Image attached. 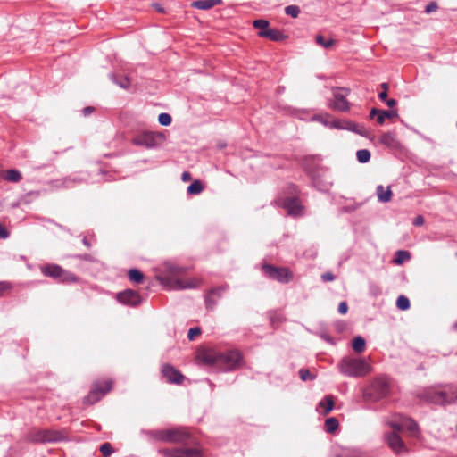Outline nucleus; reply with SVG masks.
<instances>
[{
  "mask_svg": "<svg viewBox=\"0 0 457 457\" xmlns=\"http://www.w3.org/2000/svg\"><path fill=\"white\" fill-rule=\"evenodd\" d=\"M195 359L200 364L222 371L236 370L245 364L242 353L237 349L218 351L214 348H201L197 351Z\"/></svg>",
  "mask_w": 457,
  "mask_h": 457,
  "instance_id": "obj_1",
  "label": "nucleus"
},
{
  "mask_svg": "<svg viewBox=\"0 0 457 457\" xmlns=\"http://www.w3.org/2000/svg\"><path fill=\"white\" fill-rule=\"evenodd\" d=\"M393 390V379L386 375H378L362 388V398L367 403H375L390 397Z\"/></svg>",
  "mask_w": 457,
  "mask_h": 457,
  "instance_id": "obj_2",
  "label": "nucleus"
},
{
  "mask_svg": "<svg viewBox=\"0 0 457 457\" xmlns=\"http://www.w3.org/2000/svg\"><path fill=\"white\" fill-rule=\"evenodd\" d=\"M421 402L432 404L446 405L457 401V386L436 385L424 388L418 394Z\"/></svg>",
  "mask_w": 457,
  "mask_h": 457,
  "instance_id": "obj_3",
  "label": "nucleus"
},
{
  "mask_svg": "<svg viewBox=\"0 0 457 457\" xmlns=\"http://www.w3.org/2000/svg\"><path fill=\"white\" fill-rule=\"evenodd\" d=\"M150 436L155 441L183 445H187V442H193L194 436L188 428L181 426L153 430Z\"/></svg>",
  "mask_w": 457,
  "mask_h": 457,
  "instance_id": "obj_4",
  "label": "nucleus"
},
{
  "mask_svg": "<svg viewBox=\"0 0 457 457\" xmlns=\"http://www.w3.org/2000/svg\"><path fill=\"white\" fill-rule=\"evenodd\" d=\"M186 269L172 264H166L164 272L156 276V279L168 289H185L193 287L191 281H184L180 277Z\"/></svg>",
  "mask_w": 457,
  "mask_h": 457,
  "instance_id": "obj_5",
  "label": "nucleus"
},
{
  "mask_svg": "<svg viewBox=\"0 0 457 457\" xmlns=\"http://www.w3.org/2000/svg\"><path fill=\"white\" fill-rule=\"evenodd\" d=\"M67 437L68 433L64 428L44 429L39 428H31L25 436L26 440L33 444L56 443L64 441Z\"/></svg>",
  "mask_w": 457,
  "mask_h": 457,
  "instance_id": "obj_6",
  "label": "nucleus"
},
{
  "mask_svg": "<svg viewBox=\"0 0 457 457\" xmlns=\"http://www.w3.org/2000/svg\"><path fill=\"white\" fill-rule=\"evenodd\" d=\"M338 368L344 375L354 378L364 377L370 371V366L364 359L351 356L343 358Z\"/></svg>",
  "mask_w": 457,
  "mask_h": 457,
  "instance_id": "obj_7",
  "label": "nucleus"
},
{
  "mask_svg": "<svg viewBox=\"0 0 457 457\" xmlns=\"http://www.w3.org/2000/svg\"><path fill=\"white\" fill-rule=\"evenodd\" d=\"M39 269L45 277L51 278L58 283L72 284L81 281L79 277L64 270L58 264H45L40 266Z\"/></svg>",
  "mask_w": 457,
  "mask_h": 457,
  "instance_id": "obj_8",
  "label": "nucleus"
},
{
  "mask_svg": "<svg viewBox=\"0 0 457 457\" xmlns=\"http://www.w3.org/2000/svg\"><path fill=\"white\" fill-rule=\"evenodd\" d=\"M113 383V380L111 378L94 381L89 393L83 398V403L85 405H93L99 402L106 394L112 391Z\"/></svg>",
  "mask_w": 457,
  "mask_h": 457,
  "instance_id": "obj_9",
  "label": "nucleus"
},
{
  "mask_svg": "<svg viewBox=\"0 0 457 457\" xmlns=\"http://www.w3.org/2000/svg\"><path fill=\"white\" fill-rule=\"evenodd\" d=\"M262 271L267 278L282 284H287L294 278L293 272L287 267H278L264 263L262 266Z\"/></svg>",
  "mask_w": 457,
  "mask_h": 457,
  "instance_id": "obj_10",
  "label": "nucleus"
},
{
  "mask_svg": "<svg viewBox=\"0 0 457 457\" xmlns=\"http://www.w3.org/2000/svg\"><path fill=\"white\" fill-rule=\"evenodd\" d=\"M276 204L285 209L289 216L300 217L304 214L305 207L300 198L280 197L276 200Z\"/></svg>",
  "mask_w": 457,
  "mask_h": 457,
  "instance_id": "obj_11",
  "label": "nucleus"
},
{
  "mask_svg": "<svg viewBox=\"0 0 457 457\" xmlns=\"http://www.w3.org/2000/svg\"><path fill=\"white\" fill-rule=\"evenodd\" d=\"M162 133L153 131H144L135 136L131 142L135 145L145 146L147 148L154 147L158 145V141L162 139Z\"/></svg>",
  "mask_w": 457,
  "mask_h": 457,
  "instance_id": "obj_12",
  "label": "nucleus"
},
{
  "mask_svg": "<svg viewBox=\"0 0 457 457\" xmlns=\"http://www.w3.org/2000/svg\"><path fill=\"white\" fill-rule=\"evenodd\" d=\"M350 93V89L339 87L334 91V99L329 103V107L336 111L346 112L350 108L346 96Z\"/></svg>",
  "mask_w": 457,
  "mask_h": 457,
  "instance_id": "obj_13",
  "label": "nucleus"
},
{
  "mask_svg": "<svg viewBox=\"0 0 457 457\" xmlns=\"http://www.w3.org/2000/svg\"><path fill=\"white\" fill-rule=\"evenodd\" d=\"M116 299L119 303L130 307H137L142 303V297L140 294L133 289H126L118 293Z\"/></svg>",
  "mask_w": 457,
  "mask_h": 457,
  "instance_id": "obj_14",
  "label": "nucleus"
},
{
  "mask_svg": "<svg viewBox=\"0 0 457 457\" xmlns=\"http://www.w3.org/2000/svg\"><path fill=\"white\" fill-rule=\"evenodd\" d=\"M385 439L389 448L396 454L407 453L408 449L402 437L395 432H390L385 435Z\"/></svg>",
  "mask_w": 457,
  "mask_h": 457,
  "instance_id": "obj_15",
  "label": "nucleus"
},
{
  "mask_svg": "<svg viewBox=\"0 0 457 457\" xmlns=\"http://www.w3.org/2000/svg\"><path fill=\"white\" fill-rule=\"evenodd\" d=\"M187 445L192 446L187 447L184 445L179 447V454H180L181 457H204L202 445L195 436H193V442H187Z\"/></svg>",
  "mask_w": 457,
  "mask_h": 457,
  "instance_id": "obj_16",
  "label": "nucleus"
},
{
  "mask_svg": "<svg viewBox=\"0 0 457 457\" xmlns=\"http://www.w3.org/2000/svg\"><path fill=\"white\" fill-rule=\"evenodd\" d=\"M161 371L170 384L181 385L185 380L184 375L170 364H164Z\"/></svg>",
  "mask_w": 457,
  "mask_h": 457,
  "instance_id": "obj_17",
  "label": "nucleus"
},
{
  "mask_svg": "<svg viewBox=\"0 0 457 457\" xmlns=\"http://www.w3.org/2000/svg\"><path fill=\"white\" fill-rule=\"evenodd\" d=\"M226 289L227 287H219L212 288L210 291H208L204 298L206 308L209 310H212L216 305L218 300L221 298Z\"/></svg>",
  "mask_w": 457,
  "mask_h": 457,
  "instance_id": "obj_18",
  "label": "nucleus"
},
{
  "mask_svg": "<svg viewBox=\"0 0 457 457\" xmlns=\"http://www.w3.org/2000/svg\"><path fill=\"white\" fill-rule=\"evenodd\" d=\"M375 116H377V121L379 125L384 124L385 119H394L398 117V112L395 109L392 110H380L377 108H372L370 112V117L373 119Z\"/></svg>",
  "mask_w": 457,
  "mask_h": 457,
  "instance_id": "obj_19",
  "label": "nucleus"
},
{
  "mask_svg": "<svg viewBox=\"0 0 457 457\" xmlns=\"http://www.w3.org/2000/svg\"><path fill=\"white\" fill-rule=\"evenodd\" d=\"M259 37L268 38L273 42H281L288 38V36L278 29H266V31H258Z\"/></svg>",
  "mask_w": 457,
  "mask_h": 457,
  "instance_id": "obj_20",
  "label": "nucleus"
},
{
  "mask_svg": "<svg viewBox=\"0 0 457 457\" xmlns=\"http://www.w3.org/2000/svg\"><path fill=\"white\" fill-rule=\"evenodd\" d=\"M335 407L334 396L326 395L318 404L317 411L322 415H328Z\"/></svg>",
  "mask_w": 457,
  "mask_h": 457,
  "instance_id": "obj_21",
  "label": "nucleus"
},
{
  "mask_svg": "<svg viewBox=\"0 0 457 457\" xmlns=\"http://www.w3.org/2000/svg\"><path fill=\"white\" fill-rule=\"evenodd\" d=\"M21 179V173L16 169L0 170V180L4 179L8 182L18 183Z\"/></svg>",
  "mask_w": 457,
  "mask_h": 457,
  "instance_id": "obj_22",
  "label": "nucleus"
},
{
  "mask_svg": "<svg viewBox=\"0 0 457 457\" xmlns=\"http://www.w3.org/2000/svg\"><path fill=\"white\" fill-rule=\"evenodd\" d=\"M405 416L402 414H394L391 420L388 421L389 427L394 430L393 432L398 433L403 430Z\"/></svg>",
  "mask_w": 457,
  "mask_h": 457,
  "instance_id": "obj_23",
  "label": "nucleus"
},
{
  "mask_svg": "<svg viewBox=\"0 0 457 457\" xmlns=\"http://www.w3.org/2000/svg\"><path fill=\"white\" fill-rule=\"evenodd\" d=\"M376 193L378 201L381 203H388L392 199L393 193L390 187L385 189L382 185H379L377 187Z\"/></svg>",
  "mask_w": 457,
  "mask_h": 457,
  "instance_id": "obj_24",
  "label": "nucleus"
},
{
  "mask_svg": "<svg viewBox=\"0 0 457 457\" xmlns=\"http://www.w3.org/2000/svg\"><path fill=\"white\" fill-rule=\"evenodd\" d=\"M221 3V0H198L195 1L192 6L199 10H209Z\"/></svg>",
  "mask_w": 457,
  "mask_h": 457,
  "instance_id": "obj_25",
  "label": "nucleus"
},
{
  "mask_svg": "<svg viewBox=\"0 0 457 457\" xmlns=\"http://www.w3.org/2000/svg\"><path fill=\"white\" fill-rule=\"evenodd\" d=\"M283 197H295L300 198L301 189L296 184L287 183L283 189Z\"/></svg>",
  "mask_w": 457,
  "mask_h": 457,
  "instance_id": "obj_26",
  "label": "nucleus"
},
{
  "mask_svg": "<svg viewBox=\"0 0 457 457\" xmlns=\"http://www.w3.org/2000/svg\"><path fill=\"white\" fill-rule=\"evenodd\" d=\"M111 79L115 84L124 89H128L131 85L130 79L125 75L112 74Z\"/></svg>",
  "mask_w": 457,
  "mask_h": 457,
  "instance_id": "obj_27",
  "label": "nucleus"
},
{
  "mask_svg": "<svg viewBox=\"0 0 457 457\" xmlns=\"http://www.w3.org/2000/svg\"><path fill=\"white\" fill-rule=\"evenodd\" d=\"M379 142L382 145H385L388 147H395L397 145L395 135V133H392V132L384 133L380 137Z\"/></svg>",
  "mask_w": 457,
  "mask_h": 457,
  "instance_id": "obj_28",
  "label": "nucleus"
},
{
  "mask_svg": "<svg viewBox=\"0 0 457 457\" xmlns=\"http://www.w3.org/2000/svg\"><path fill=\"white\" fill-rule=\"evenodd\" d=\"M128 278L130 281L140 284L144 281V274L137 269H130L128 271Z\"/></svg>",
  "mask_w": 457,
  "mask_h": 457,
  "instance_id": "obj_29",
  "label": "nucleus"
},
{
  "mask_svg": "<svg viewBox=\"0 0 457 457\" xmlns=\"http://www.w3.org/2000/svg\"><path fill=\"white\" fill-rule=\"evenodd\" d=\"M403 421H404L403 429L410 431L413 436H416L417 433H418V428H419L417 422L415 420H413L412 419L408 418L406 416H405V419H403Z\"/></svg>",
  "mask_w": 457,
  "mask_h": 457,
  "instance_id": "obj_30",
  "label": "nucleus"
},
{
  "mask_svg": "<svg viewBox=\"0 0 457 457\" xmlns=\"http://www.w3.org/2000/svg\"><path fill=\"white\" fill-rule=\"evenodd\" d=\"M339 426V422L337 418L330 417L325 420L324 428L326 432L334 433Z\"/></svg>",
  "mask_w": 457,
  "mask_h": 457,
  "instance_id": "obj_31",
  "label": "nucleus"
},
{
  "mask_svg": "<svg viewBox=\"0 0 457 457\" xmlns=\"http://www.w3.org/2000/svg\"><path fill=\"white\" fill-rule=\"evenodd\" d=\"M365 339L361 336L354 337L352 342V346L353 350L358 353H361L365 350Z\"/></svg>",
  "mask_w": 457,
  "mask_h": 457,
  "instance_id": "obj_32",
  "label": "nucleus"
},
{
  "mask_svg": "<svg viewBox=\"0 0 457 457\" xmlns=\"http://www.w3.org/2000/svg\"><path fill=\"white\" fill-rule=\"evenodd\" d=\"M315 42L317 45L326 48V49H328L330 47H332L336 41L332 38H329V39H326L322 35L320 34H318L316 35L315 37Z\"/></svg>",
  "mask_w": 457,
  "mask_h": 457,
  "instance_id": "obj_33",
  "label": "nucleus"
},
{
  "mask_svg": "<svg viewBox=\"0 0 457 457\" xmlns=\"http://www.w3.org/2000/svg\"><path fill=\"white\" fill-rule=\"evenodd\" d=\"M410 259H411L410 252L405 251V250H398L395 253V257L394 262L395 264L400 265Z\"/></svg>",
  "mask_w": 457,
  "mask_h": 457,
  "instance_id": "obj_34",
  "label": "nucleus"
},
{
  "mask_svg": "<svg viewBox=\"0 0 457 457\" xmlns=\"http://www.w3.org/2000/svg\"><path fill=\"white\" fill-rule=\"evenodd\" d=\"M204 190L203 183L196 179L192 184H190L187 189V194L189 195H198Z\"/></svg>",
  "mask_w": 457,
  "mask_h": 457,
  "instance_id": "obj_35",
  "label": "nucleus"
},
{
  "mask_svg": "<svg viewBox=\"0 0 457 457\" xmlns=\"http://www.w3.org/2000/svg\"><path fill=\"white\" fill-rule=\"evenodd\" d=\"M253 28L258 29L259 31H266V29H270V28H269L270 22L264 19L254 20L253 21Z\"/></svg>",
  "mask_w": 457,
  "mask_h": 457,
  "instance_id": "obj_36",
  "label": "nucleus"
},
{
  "mask_svg": "<svg viewBox=\"0 0 457 457\" xmlns=\"http://www.w3.org/2000/svg\"><path fill=\"white\" fill-rule=\"evenodd\" d=\"M357 160L361 163H366L370 159V152L367 149L358 150L356 153Z\"/></svg>",
  "mask_w": 457,
  "mask_h": 457,
  "instance_id": "obj_37",
  "label": "nucleus"
},
{
  "mask_svg": "<svg viewBox=\"0 0 457 457\" xmlns=\"http://www.w3.org/2000/svg\"><path fill=\"white\" fill-rule=\"evenodd\" d=\"M410 301L404 295H400L396 300V306L399 310L405 311L410 308Z\"/></svg>",
  "mask_w": 457,
  "mask_h": 457,
  "instance_id": "obj_38",
  "label": "nucleus"
},
{
  "mask_svg": "<svg viewBox=\"0 0 457 457\" xmlns=\"http://www.w3.org/2000/svg\"><path fill=\"white\" fill-rule=\"evenodd\" d=\"M334 457H359L357 455V453L351 450V449H347V448H343L341 450H339L338 452H337L334 455Z\"/></svg>",
  "mask_w": 457,
  "mask_h": 457,
  "instance_id": "obj_39",
  "label": "nucleus"
},
{
  "mask_svg": "<svg viewBox=\"0 0 457 457\" xmlns=\"http://www.w3.org/2000/svg\"><path fill=\"white\" fill-rule=\"evenodd\" d=\"M285 13L291 16L292 18H296L300 13V8L299 6L294 4L288 5L285 8Z\"/></svg>",
  "mask_w": 457,
  "mask_h": 457,
  "instance_id": "obj_40",
  "label": "nucleus"
},
{
  "mask_svg": "<svg viewBox=\"0 0 457 457\" xmlns=\"http://www.w3.org/2000/svg\"><path fill=\"white\" fill-rule=\"evenodd\" d=\"M299 376L303 381H307V380L311 381L315 378V375L312 374L308 369H301L299 370Z\"/></svg>",
  "mask_w": 457,
  "mask_h": 457,
  "instance_id": "obj_41",
  "label": "nucleus"
},
{
  "mask_svg": "<svg viewBox=\"0 0 457 457\" xmlns=\"http://www.w3.org/2000/svg\"><path fill=\"white\" fill-rule=\"evenodd\" d=\"M100 452L104 456L107 457L110 456L114 452V450L112 445L106 442L101 445Z\"/></svg>",
  "mask_w": 457,
  "mask_h": 457,
  "instance_id": "obj_42",
  "label": "nucleus"
},
{
  "mask_svg": "<svg viewBox=\"0 0 457 457\" xmlns=\"http://www.w3.org/2000/svg\"><path fill=\"white\" fill-rule=\"evenodd\" d=\"M171 120V116L169 113L162 112L158 117V121L162 126H169Z\"/></svg>",
  "mask_w": 457,
  "mask_h": 457,
  "instance_id": "obj_43",
  "label": "nucleus"
},
{
  "mask_svg": "<svg viewBox=\"0 0 457 457\" xmlns=\"http://www.w3.org/2000/svg\"><path fill=\"white\" fill-rule=\"evenodd\" d=\"M160 453L164 457H173L176 454H179V447L169 449H162L160 450Z\"/></svg>",
  "mask_w": 457,
  "mask_h": 457,
  "instance_id": "obj_44",
  "label": "nucleus"
},
{
  "mask_svg": "<svg viewBox=\"0 0 457 457\" xmlns=\"http://www.w3.org/2000/svg\"><path fill=\"white\" fill-rule=\"evenodd\" d=\"M201 328L199 327H195V328H191L189 330H188V333H187V338L190 340V341H193L195 340V337L196 336H199L201 334Z\"/></svg>",
  "mask_w": 457,
  "mask_h": 457,
  "instance_id": "obj_45",
  "label": "nucleus"
},
{
  "mask_svg": "<svg viewBox=\"0 0 457 457\" xmlns=\"http://www.w3.org/2000/svg\"><path fill=\"white\" fill-rule=\"evenodd\" d=\"M312 183H313L314 187H316L320 190H327L328 189V184L321 183L320 181L319 176L312 177Z\"/></svg>",
  "mask_w": 457,
  "mask_h": 457,
  "instance_id": "obj_46",
  "label": "nucleus"
},
{
  "mask_svg": "<svg viewBox=\"0 0 457 457\" xmlns=\"http://www.w3.org/2000/svg\"><path fill=\"white\" fill-rule=\"evenodd\" d=\"M344 129L351 130V131H357V129L360 127L359 124L352 122V121H344Z\"/></svg>",
  "mask_w": 457,
  "mask_h": 457,
  "instance_id": "obj_47",
  "label": "nucleus"
},
{
  "mask_svg": "<svg viewBox=\"0 0 457 457\" xmlns=\"http://www.w3.org/2000/svg\"><path fill=\"white\" fill-rule=\"evenodd\" d=\"M335 278V275L330 271L325 272L321 275V279L323 282H330L333 281Z\"/></svg>",
  "mask_w": 457,
  "mask_h": 457,
  "instance_id": "obj_48",
  "label": "nucleus"
},
{
  "mask_svg": "<svg viewBox=\"0 0 457 457\" xmlns=\"http://www.w3.org/2000/svg\"><path fill=\"white\" fill-rule=\"evenodd\" d=\"M438 9V5L436 2H430L427 6L425 7V12L430 13L432 12H435Z\"/></svg>",
  "mask_w": 457,
  "mask_h": 457,
  "instance_id": "obj_49",
  "label": "nucleus"
},
{
  "mask_svg": "<svg viewBox=\"0 0 457 457\" xmlns=\"http://www.w3.org/2000/svg\"><path fill=\"white\" fill-rule=\"evenodd\" d=\"M424 223H425V219L422 215L416 216L412 221V224L415 227H420V226L424 225Z\"/></svg>",
  "mask_w": 457,
  "mask_h": 457,
  "instance_id": "obj_50",
  "label": "nucleus"
},
{
  "mask_svg": "<svg viewBox=\"0 0 457 457\" xmlns=\"http://www.w3.org/2000/svg\"><path fill=\"white\" fill-rule=\"evenodd\" d=\"M78 257L80 260L90 262H96V259L94 256H92L91 254H88V253H84V254L79 255Z\"/></svg>",
  "mask_w": 457,
  "mask_h": 457,
  "instance_id": "obj_51",
  "label": "nucleus"
},
{
  "mask_svg": "<svg viewBox=\"0 0 457 457\" xmlns=\"http://www.w3.org/2000/svg\"><path fill=\"white\" fill-rule=\"evenodd\" d=\"M344 125H345L344 121L339 120H333L330 122V127L336 128V129H344Z\"/></svg>",
  "mask_w": 457,
  "mask_h": 457,
  "instance_id": "obj_52",
  "label": "nucleus"
},
{
  "mask_svg": "<svg viewBox=\"0 0 457 457\" xmlns=\"http://www.w3.org/2000/svg\"><path fill=\"white\" fill-rule=\"evenodd\" d=\"M9 236V232L4 226L0 224V239H5Z\"/></svg>",
  "mask_w": 457,
  "mask_h": 457,
  "instance_id": "obj_53",
  "label": "nucleus"
},
{
  "mask_svg": "<svg viewBox=\"0 0 457 457\" xmlns=\"http://www.w3.org/2000/svg\"><path fill=\"white\" fill-rule=\"evenodd\" d=\"M347 310H348V305H347L346 302H341L338 305V312L341 314H345L347 312Z\"/></svg>",
  "mask_w": 457,
  "mask_h": 457,
  "instance_id": "obj_54",
  "label": "nucleus"
},
{
  "mask_svg": "<svg viewBox=\"0 0 457 457\" xmlns=\"http://www.w3.org/2000/svg\"><path fill=\"white\" fill-rule=\"evenodd\" d=\"M94 112H95V108L93 106H87V107L83 108V110H82V113L84 114V116H88L91 113H93Z\"/></svg>",
  "mask_w": 457,
  "mask_h": 457,
  "instance_id": "obj_55",
  "label": "nucleus"
},
{
  "mask_svg": "<svg viewBox=\"0 0 457 457\" xmlns=\"http://www.w3.org/2000/svg\"><path fill=\"white\" fill-rule=\"evenodd\" d=\"M9 289L8 284L5 282H0V297L3 295L4 292Z\"/></svg>",
  "mask_w": 457,
  "mask_h": 457,
  "instance_id": "obj_56",
  "label": "nucleus"
},
{
  "mask_svg": "<svg viewBox=\"0 0 457 457\" xmlns=\"http://www.w3.org/2000/svg\"><path fill=\"white\" fill-rule=\"evenodd\" d=\"M181 178H182V180L185 181V182H187V181L192 179L191 174L188 171H184L182 173V177Z\"/></svg>",
  "mask_w": 457,
  "mask_h": 457,
  "instance_id": "obj_57",
  "label": "nucleus"
},
{
  "mask_svg": "<svg viewBox=\"0 0 457 457\" xmlns=\"http://www.w3.org/2000/svg\"><path fill=\"white\" fill-rule=\"evenodd\" d=\"M378 98L383 101V102H386L387 100V92L386 91H381L379 94H378Z\"/></svg>",
  "mask_w": 457,
  "mask_h": 457,
  "instance_id": "obj_58",
  "label": "nucleus"
},
{
  "mask_svg": "<svg viewBox=\"0 0 457 457\" xmlns=\"http://www.w3.org/2000/svg\"><path fill=\"white\" fill-rule=\"evenodd\" d=\"M386 105H387V106H389L390 108H392V107H394V106H395V105H396L397 102H396V100H395V99L391 98V99H387V100L386 101Z\"/></svg>",
  "mask_w": 457,
  "mask_h": 457,
  "instance_id": "obj_59",
  "label": "nucleus"
},
{
  "mask_svg": "<svg viewBox=\"0 0 457 457\" xmlns=\"http://www.w3.org/2000/svg\"><path fill=\"white\" fill-rule=\"evenodd\" d=\"M364 131H365L364 127L360 125V127L357 129V131H355V132L360 135H364Z\"/></svg>",
  "mask_w": 457,
  "mask_h": 457,
  "instance_id": "obj_60",
  "label": "nucleus"
},
{
  "mask_svg": "<svg viewBox=\"0 0 457 457\" xmlns=\"http://www.w3.org/2000/svg\"><path fill=\"white\" fill-rule=\"evenodd\" d=\"M381 88L383 89L382 91H386V92H387V91H388V88H389V86H388V84H387V83H386V82H385V83H382V84H381Z\"/></svg>",
  "mask_w": 457,
  "mask_h": 457,
  "instance_id": "obj_61",
  "label": "nucleus"
},
{
  "mask_svg": "<svg viewBox=\"0 0 457 457\" xmlns=\"http://www.w3.org/2000/svg\"><path fill=\"white\" fill-rule=\"evenodd\" d=\"M83 244L87 246V247H90V243L89 241L87 240V237H84L83 238Z\"/></svg>",
  "mask_w": 457,
  "mask_h": 457,
  "instance_id": "obj_62",
  "label": "nucleus"
},
{
  "mask_svg": "<svg viewBox=\"0 0 457 457\" xmlns=\"http://www.w3.org/2000/svg\"><path fill=\"white\" fill-rule=\"evenodd\" d=\"M374 292H379V287H376V289H374Z\"/></svg>",
  "mask_w": 457,
  "mask_h": 457,
  "instance_id": "obj_63",
  "label": "nucleus"
},
{
  "mask_svg": "<svg viewBox=\"0 0 457 457\" xmlns=\"http://www.w3.org/2000/svg\"><path fill=\"white\" fill-rule=\"evenodd\" d=\"M374 292H379V287H376V289H374Z\"/></svg>",
  "mask_w": 457,
  "mask_h": 457,
  "instance_id": "obj_64",
  "label": "nucleus"
}]
</instances>
